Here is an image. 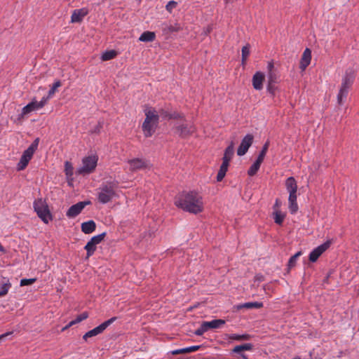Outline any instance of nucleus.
I'll return each mask as SVG.
<instances>
[{
  "label": "nucleus",
  "instance_id": "423d86ee",
  "mask_svg": "<svg viewBox=\"0 0 359 359\" xmlns=\"http://www.w3.org/2000/svg\"><path fill=\"white\" fill-rule=\"evenodd\" d=\"M97 160V157L93 155L85 157L82 161L83 166L78 169L77 173L81 175L92 173L96 168Z\"/></svg>",
  "mask_w": 359,
  "mask_h": 359
},
{
  "label": "nucleus",
  "instance_id": "09e8293b",
  "mask_svg": "<svg viewBox=\"0 0 359 359\" xmlns=\"http://www.w3.org/2000/svg\"><path fill=\"white\" fill-rule=\"evenodd\" d=\"M48 95L47 97H43L40 102H38L39 107L41 109L44 107V105L47 103L48 99Z\"/></svg>",
  "mask_w": 359,
  "mask_h": 359
},
{
  "label": "nucleus",
  "instance_id": "f03ea898",
  "mask_svg": "<svg viewBox=\"0 0 359 359\" xmlns=\"http://www.w3.org/2000/svg\"><path fill=\"white\" fill-rule=\"evenodd\" d=\"M145 119L142 123V131L145 137H151L156 131L158 125L159 116L157 111L150 107H147L144 110Z\"/></svg>",
  "mask_w": 359,
  "mask_h": 359
},
{
  "label": "nucleus",
  "instance_id": "1a4fd4ad",
  "mask_svg": "<svg viewBox=\"0 0 359 359\" xmlns=\"http://www.w3.org/2000/svg\"><path fill=\"white\" fill-rule=\"evenodd\" d=\"M195 130V127L192 124L182 123L175 127V133L181 137L185 138L192 135Z\"/></svg>",
  "mask_w": 359,
  "mask_h": 359
},
{
  "label": "nucleus",
  "instance_id": "a19ab883",
  "mask_svg": "<svg viewBox=\"0 0 359 359\" xmlns=\"http://www.w3.org/2000/svg\"><path fill=\"white\" fill-rule=\"evenodd\" d=\"M285 215L281 214L280 212H276L274 213V220L278 224H282L284 220Z\"/></svg>",
  "mask_w": 359,
  "mask_h": 359
},
{
  "label": "nucleus",
  "instance_id": "cd10ccee",
  "mask_svg": "<svg viewBox=\"0 0 359 359\" xmlns=\"http://www.w3.org/2000/svg\"><path fill=\"white\" fill-rule=\"evenodd\" d=\"M251 336L248 334H227V339L230 340L235 341H247L250 339Z\"/></svg>",
  "mask_w": 359,
  "mask_h": 359
},
{
  "label": "nucleus",
  "instance_id": "6ab92c4d",
  "mask_svg": "<svg viewBox=\"0 0 359 359\" xmlns=\"http://www.w3.org/2000/svg\"><path fill=\"white\" fill-rule=\"evenodd\" d=\"M285 187L289 194H297V184L293 177H290L286 180Z\"/></svg>",
  "mask_w": 359,
  "mask_h": 359
},
{
  "label": "nucleus",
  "instance_id": "37998d69",
  "mask_svg": "<svg viewBox=\"0 0 359 359\" xmlns=\"http://www.w3.org/2000/svg\"><path fill=\"white\" fill-rule=\"evenodd\" d=\"M177 6V3L175 1H170L165 6V9L170 13H171L174 8H175Z\"/></svg>",
  "mask_w": 359,
  "mask_h": 359
},
{
  "label": "nucleus",
  "instance_id": "f8f14e48",
  "mask_svg": "<svg viewBox=\"0 0 359 359\" xmlns=\"http://www.w3.org/2000/svg\"><path fill=\"white\" fill-rule=\"evenodd\" d=\"M89 203V201H81L72 205L66 213L67 217L69 218H74L76 217L80 214L86 205Z\"/></svg>",
  "mask_w": 359,
  "mask_h": 359
},
{
  "label": "nucleus",
  "instance_id": "7ed1b4c3",
  "mask_svg": "<svg viewBox=\"0 0 359 359\" xmlns=\"http://www.w3.org/2000/svg\"><path fill=\"white\" fill-rule=\"evenodd\" d=\"M355 72L352 69H348L346 70L337 95V103L339 105L343 104L344 100L346 99L349 89L352 86L355 80Z\"/></svg>",
  "mask_w": 359,
  "mask_h": 359
},
{
  "label": "nucleus",
  "instance_id": "603ef678",
  "mask_svg": "<svg viewBox=\"0 0 359 359\" xmlns=\"http://www.w3.org/2000/svg\"><path fill=\"white\" fill-rule=\"evenodd\" d=\"M12 332H6V333H4L3 334H1L0 335V341H2L3 339H4L7 336L11 334Z\"/></svg>",
  "mask_w": 359,
  "mask_h": 359
},
{
  "label": "nucleus",
  "instance_id": "4be33fe9",
  "mask_svg": "<svg viewBox=\"0 0 359 359\" xmlns=\"http://www.w3.org/2000/svg\"><path fill=\"white\" fill-rule=\"evenodd\" d=\"M289 209L292 214H294L298 210V205L297 203V194H289L288 198Z\"/></svg>",
  "mask_w": 359,
  "mask_h": 359
},
{
  "label": "nucleus",
  "instance_id": "412c9836",
  "mask_svg": "<svg viewBox=\"0 0 359 359\" xmlns=\"http://www.w3.org/2000/svg\"><path fill=\"white\" fill-rule=\"evenodd\" d=\"M95 228L96 224L93 220H89L81 224V231L86 234L93 233L95 230Z\"/></svg>",
  "mask_w": 359,
  "mask_h": 359
},
{
  "label": "nucleus",
  "instance_id": "8fccbe9b",
  "mask_svg": "<svg viewBox=\"0 0 359 359\" xmlns=\"http://www.w3.org/2000/svg\"><path fill=\"white\" fill-rule=\"evenodd\" d=\"M276 71L274 67L273 62L272 61L269 62L267 65V72H271Z\"/></svg>",
  "mask_w": 359,
  "mask_h": 359
},
{
  "label": "nucleus",
  "instance_id": "c85d7f7f",
  "mask_svg": "<svg viewBox=\"0 0 359 359\" xmlns=\"http://www.w3.org/2000/svg\"><path fill=\"white\" fill-rule=\"evenodd\" d=\"M253 348V345L250 343L248 344H243L241 345L236 346L232 351L235 353H240L241 351H252Z\"/></svg>",
  "mask_w": 359,
  "mask_h": 359
},
{
  "label": "nucleus",
  "instance_id": "2eb2a0df",
  "mask_svg": "<svg viewBox=\"0 0 359 359\" xmlns=\"http://www.w3.org/2000/svg\"><path fill=\"white\" fill-rule=\"evenodd\" d=\"M265 80V75L261 72H257L252 76V86L255 90H260L263 88V83Z\"/></svg>",
  "mask_w": 359,
  "mask_h": 359
},
{
  "label": "nucleus",
  "instance_id": "393cba45",
  "mask_svg": "<svg viewBox=\"0 0 359 359\" xmlns=\"http://www.w3.org/2000/svg\"><path fill=\"white\" fill-rule=\"evenodd\" d=\"M163 29L166 33H172L180 31L182 27L178 23L164 24Z\"/></svg>",
  "mask_w": 359,
  "mask_h": 359
},
{
  "label": "nucleus",
  "instance_id": "0eeeda50",
  "mask_svg": "<svg viewBox=\"0 0 359 359\" xmlns=\"http://www.w3.org/2000/svg\"><path fill=\"white\" fill-rule=\"evenodd\" d=\"M116 320V317H113V318L104 321V323L100 324L99 326L87 332L83 336V339L84 340H87L88 338L93 337L97 336V335L102 333L107 329V327H109L111 324H112Z\"/></svg>",
  "mask_w": 359,
  "mask_h": 359
},
{
  "label": "nucleus",
  "instance_id": "72a5a7b5",
  "mask_svg": "<svg viewBox=\"0 0 359 359\" xmlns=\"http://www.w3.org/2000/svg\"><path fill=\"white\" fill-rule=\"evenodd\" d=\"M269 141L267 140L264 144L263 145L262 147V149L257 157L258 159H259L260 161H263L264 158H265V156L267 153V151L269 149Z\"/></svg>",
  "mask_w": 359,
  "mask_h": 359
},
{
  "label": "nucleus",
  "instance_id": "b1692460",
  "mask_svg": "<svg viewBox=\"0 0 359 359\" xmlns=\"http://www.w3.org/2000/svg\"><path fill=\"white\" fill-rule=\"evenodd\" d=\"M208 330L210 329H217L221 327L225 324V320L222 319H215L211 321H204Z\"/></svg>",
  "mask_w": 359,
  "mask_h": 359
},
{
  "label": "nucleus",
  "instance_id": "f257e3e1",
  "mask_svg": "<svg viewBox=\"0 0 359 359\" xmlns=\"http://www.w3.org/2000/svg\"><path fill=\"white\" fill-rule=\"evenodd\" d=\"M175 205L184 211L198 214L203 210V197L196 191L182 192L175 198Z\"/></svg>",
  "mask_w": 359,
  "mask_h": 359
},
{
  "label": "nucleus",
  "instance_id": "2f4dec72",
  "mask_svg": "<svg viewBox=\"0 0 359 359\" xmlns=\"http://www.w3.org/2000/svg\"><path fill=\"white\" fill-rule=\"evenodd\" d=\"M11 287V283L8 280L3 282L0 287V297L6 296Z\"/></svg>",
  "mask_w": 359,
  "mask_h": 359
},
{
  "label": "nucleus",
  "instance_id": "4d7b16f0",
  "mask_svg": "<svg viewBox=\"0 0 359 359\" xmlns=\"http://www.w3.org/2000/svg\"><path fill=\"white\" fill-rule=\"evenodd\" d=\"M257 279H258L259 280H262V279L260 278V277H258V278H257Z\"/></svg>",
  "mask_w": 359,
  "mask_h": 359
},
{
  "label": "nucleus",
  "instance_id": "c756f323",
  "mask_svg": "<svg viewBox=\"0 0 359 359\" xmlns=\"http://www.w3.org/2000/svg\"><path fill=\"white\" fill-rule=\"evenodd\" d=\"M263 161H260L259 159L257 158L255 162L250 166L248 171V174L250 176H254L257 172L259 170L260 165Z\"/></svg>",
  "mask_w": 359,
  "mask_h": 359
},
{
  "label": "nucleus",
  "instance_id": "39448f33",
  "mask_svg": "<svg viewBox=\"0 0 359 359\" xmlns=\"http://www.w3.org/2000/svg\"><path fill=\"white\" fill-rule=\"evenodd\" d=\"M34 211L36 212L38 217L46 224L52 220V215L50 212L48 207L45 201L42 198H38L34 201Z\"/></svg>",
  "mask_w": 359,
  "mask_h": 359
},
{
  "label": "nucleus",
  "instance_id": "7c9ffc66",
  "mask_svg": "<svg viewBox=\"0 0 359 359\" xmlns=\"http://www.w3.org/2000/svg\"><path fill=\"white\" fill-rule=\"evenodd\" d=\"M228 167H229V165L226 164V163H222L220 168L219 170V172L217 173V182H221L224 179V177H225L226 173L228 170Z\"/></svg>",
  "mask_w": 359,
  "mask_h": 359
},
{
  "label": "nucleus",
  "instance_id": "e433bc0d",
  "mask_svg": "<svg viewBox=\"0 0 359 359\" xmlns=\"http://www.w3.org/2000/svg\"><path fill=\"white\" fill-rule=\"evenodd\" d=\"M267 77L268 83H276L278 79L277 71L267 72Z\"/></svg>",
  "mask_w": 359,
  "mask_h": 359
},
{
  "label": "nucleus",
  "instance_id": "aec40b11",
  "mask_svg": "<svg viewBox=\"0 0 359 359\" xmlns=\"http://www.w3.org/2000/svg\"><path fill=\"white\" fill-rule=\"evenodd\" d=\"M263 307L262 302H246L244 304H238L236 306L237 310H241L242 309H260Z\"/></svg>",
  "mask_w": 359,
  "mask_h": 359
},
{
  "label": "nucleus",
  "instance_id": "6e6d98bb",
  "mask_svg": "<svg viewBox=\"0 0 359 359\" xmlns=\"http://www.w3.org/2000/svg\"><path fill=\"white\" fill-rule=\"evenodd\" d=\"M241 357H242L243 359H248V357H247V355H245V354H241Z\"/></svg>",
  "mask_w": 359,
  "mask_h": 359
},
{
  "label": "nucleus",
  "instance_id": "79ce46f5",
  "mask_svg": "<svg viewBox=\"0 0 359 359\" xmlns=\"http://www.w3.org/2000/svg\"><path fill=\"white\" fill-rule=\"evenodd\" d=\"M208 331V328H207V326L205 323V322L203 321L202 323V324L201 325L200 327L198 328L196 331H195V334L198 336H201L202 334H203L205 332Z\"/></svg>",
  "mask_w": 359,
  "mask_h": 359
},
{
  "label": "nucleus",
  "instance_id": "4c0bfd02",
  "mask_svg": "<svg viewBox=\"0 0 359 359\" xmlns=\"http://www.w3.org/2000/svg\"><path fill=\"white\" fill-rule=\"evenodd\" d=\"M62 86L60 81H56L48 91V97H52L55 93L57 89Z\"/></svg>",
  "mask_w": 359,
  "mask_h": 359
},
{
  "label": "nucleus",
  "instance_id": "a211bd4d",
  "mask_svg": "<svg viewBox=\"0 0 359 359\" xmlns=\"http://www.w3.org/2000/svg\"><path fill=\"white\" fill-rule=\"evenodd\" d=\"M234 154V143L231 142L230 144L226 148L222 158V163L229 165L233 156Z\"/></svg>",
  "mask_w": 359,
  "mask_h": 359
},
{
  "label": "nucleus",
  "instance_id": "6e6552de",
  "mask_svg": "<svg viewBox=\"0 0 359 359\" xmlns=\"http://www.w3.org/2000/svg\"><path fill=\"white\" fill-rule=\"evenodd\" d=\"M106 233H102L99 235L95 236L90 238L87 243L84 249L87 251V257H89L93 255L96 250V245L100 243L104 238Z\"/></svg>",
  "mask_w": 359,
  "mask_h": 359
},
{
  "label": "nucleus",
  "instance_id": "9b49d317",
  "mask_svg": "<svg viewBox=\"0 0 359 359\" xmlns=\"http://www.w3.org/2000/svg\"><path fill=\"white\" fill-rule=\"evenodd\" d=\"M253 142V136L250 134H248L242 140L240 146L237 150V154L240 156H243L246 154L250 147Z\"/></svg>",
  "mask_w": 359,
  "mask_h": 359
},
{
  "label": "nucleus",
  "instance_id": "473e14b6",
  "mask_svg": "<svg viewBox=\"0 0 359 359\" xmlns=\"http://www.w3.org/2000/svg\"><path fill=\"white\" fill-rule=\"evenodd\" d=\"M117 55V52L114 50H111L104 52L102 56L101 59L102 61H107L114 59Z\"/></svg>",
  "mask_w": 359,
  "mask_h": 359
},
{
  "label": "nucleus",
  "instance_id": "20e7f679",
  "mask_svg": "<svg viewBox=\"0 0 359 359\" xmlns=\"http://www.w3.org/2000/svg\"><path fill=\"white\" fill-rule=\"evenodd\" d=\"M117 182H108L102 184L98 189L97 199L99 202L105 204L111 201L116 195Z\"/></svg>",
  "mask_w": 359,
  "mask_h": 359
},
{
  "label": "nucleus",
  "instance_id": "de8ad7c7",
  "mask_svg": "<svg viewBox=\"0 0 359 359\" xmlns=\"http://www.w3.org/2000/svg\"><path fill=\"white\" fill-rule=\"evenodd\" d=\"M274 84L275 83H268V85H267V91L273 95H274L275 90H276V87H275Z\"/></svg>",
  "mask_w": 359,
  "mask_h": 359
},
{
  "label": "nucleus",
  "instance_id": "f704fd0d",
  "mask_svg": "<svg viewBox=\"0 0 359 359\" xmlns=\"http://www.w3.org/2000/svg\"><path fill=\"white\" fill-rule=\"evenodd\" d=\"M65 172L68 178L72 177L74 174V168L69 161H66L65 163Z\"/></svg>",
  "mask_w": 359,
  "mask_h": 359
},
{
  "label": "nucleus",
  "instance_id": "ea45409f",
  "mask_svg": "<svg viewBox=\"0 0 359 359\" xmlns=\"http://www.w3.org/2000/svg\"><path fill=\"white\" fill-rule=\"evenodd\" d=\"M302 255V252H297L296 254H294L293 256H292L290 259H289V262H288V266L289 267H293L295 264H296V262L298 259V257Z\"/></svg>",
  "mask_w": 359,
  "mask_h": 359
},
{
  "label": "nucleus",
  "instance_id": "a878e982",
  "mask_svg": "<svg viewBox=\"0 0 359 359\" xmlns=\"http://www.w3.org/2000/svg\"><path fill=\"white\" fill-rule=\"evenodd\" d=\"M156 38V34L153 32H144L139 38V41L143 42H151L153 41Z\"/></svg>",
  "mask_w": 359,
  "mask_h": 359
},
{
  "label": "nucleus",
  "instance_id": "13d9d810",
  "mask_svg": "<svg viewBox=\"0 0 359 359\" xmlns=\"http://www.w3.org/2000/svg\"><path fill=\"white\" fill-rule=\"evenodd\" d=\"M293 359H300V358H293Z\"/></svg>",
  "mask_w": 359,
  "mask_h": 359
},
{
  "label": "nucleus",
  "instance_id": "4468645a",
  "mask_svg": "<svg viewBox=\"0 0 359 359\" xmlns=\"http://www.w3.org/2000/svg\"><path fill=\"white\" fill-rule=\"evenodd\" d=\"M34 155V153L30 151L29 150L26 149L20 159L19 163H18L17 168L18 170H23L25 169V168L27 166L29 161L32 159V156Z\"/></svg>",
  "mask_w": 359,
  "mask_h": 359
},
{
  "label": "nucleus",
  "instance_id": "864d4df0",
  "mask_svg": "<svg viewBox=\"0 0 359 359\" xmlns=\"http://www.w3.org/2000/svg\"><path fill=\"white\" fill-rule=\"evenodd\" d=\"M72 325H69V323L65 327L62 328V331L68 329L69 327H72Z\"/></svg>",
  "mask_w": 359,
  "mask_h": 359
},
{
  "label": "nucleus",
  "instance_id": "3c124183",
  "mask_svg": "<svg viewBox=\"0 0 359 359\" xmlns=\"http://www.w3.org/2000/svg\"><path fill=\"white\" fill-rule=\"evenodd\" d=\"M184 353V349L183 348H180V349H177V350H175L172 351V354L173 355H178V354H182Z\"/></svg>",
  "mask_w": 359,
  "mask_h": 359
},
{
  "label": "nucleus",
  "instance_id": "58836bf2",
  "mask_svg": "<svg viewBox=\"0 0 359 359\" xmlns=\"http://www.w3.org/2000/svg\"><path fill=\"white\" fill-rule=\"evenodd\" d=\"M250 55V48L248 46H245L242 48V64L244 65L246 62L247 58Z\"/></svg>",
  "mask_w": 359,
  "mask_h": 359
},
{
  "label": "nucleus",
  "instance_id": "5fc2aeb1",
  "mask_svg": "<svg viewBox=\"0 0 359 359\" xmlns=\"http://www.w3.org/2000/svg\"><path fill=\"white\" fill-rule=\"evenodd\" d=\"M0 252H5V249L1 245V244L0 243Z\"/></svg>",
  "mask_w": 359,
  "mask_h": 359
},
{
  "label": "nucleus",
  "instance_id": "9d476101",
  "mask_svg": "<svg viewBox=\"0 0 359 359\" xmlns=\"http://www.w3.org/2000/svg\"><path fill=\"white\" fill-rule=\"evenodd\" d=\"M331 243L330 241H327L314 248L309 254V261L311 262H316L320 255L330 247Z\"/></svg>",
  "mask_w": 359,
  "mask_h": 359
},
{
  "label": "nucleus",
  "instance_id": "bb28decb",
  "mask_svg": "<svg viewBox=\"0 0 359 359\" xmlns=\"http://www.w3.org/2000/svg\"><path fill=\"white\" fill-rule=\"evenodd\" d=\"M157 112L158 114L159 117L161 116L163 118L171 119V118H178L181 117L180 115H179L177 113L171 114V113H169L167 110L163 109H159L158 111H157Z\"/></svg>",
  "mask_w": 359,
  "mask_h": 359
},
{
  "label": "nucleus",
  "instance_id": "c03bdc74",
  "mask_svg": "<svg viewBox=\"0 0 359 359\" xmlns=\"http://www.w3.org/2000/svg\"><path fill=\"white\" fill-rule=\"evenodd\" d=\"M36 280V278H29V279L24 278L20 280V286L29 285H32L34 283H35Z\"/></svg>",
  "mask_w": 359,
  "mask_h": 359
},
{
  "label": "nucleus",
  "instance_id": "ddd939ff",
  "mask_svg": "<svg viewBox=\"0 0 359 359\" xmlns=\"http://www.w3.org/2000/svg\"><path fill=\"white\" fill-rule=\"evenodd\" d=\"M130 165L129 170L132 172H135L142 170L148 166V162L144 158H133L128 161Z\"/></svg>",
  "mask_w": 359,
  "mask_h": 359
},
{
  "label": "nucleus",
  "instance_id": "5701e85b",
  "mask_svg": "<svg viewBox=\"0 0 359 359\" xmlns=\"http://www.w3.org/2000/svg\"><path fill=\"white\" fill-rule=\"evenodd\" d=\"M40 109L38 102L34 100L22 108V114L25 115Z\"/></svg>",
  "mask_w": 359,
  "mask_h": 359
},
{
  "label": "nucleus",
  "instance_id": "f3484780",
  "mask_svg": "<svg viewBox=\"0 0 359 359\" xmlns=\"http://www.w3.org/2000/svg\"><path fill=\"white\" fill-rule=\"evenodd\" d=\"M88 13V11L86 8H82L80 9H76L73 11L71 16V22L73 23L75 22H81L83 18L86 16Z\"/></svg>",
  "mask_w": 359,
  "mask_h": 359
},
{
  "label": "nucleus",
  "instance_id": "49530a36",
  "mask_svg": "<svg viewBox=\"0 0 359 359\" xmlns=\"http://www.w3.org/2000/svg\"><path fill=\"white\" fill-rule=\"evenodd\" d=\"M200 348L199 346H192L184 348V353H191L198 351Z\"/></svg>",
  "mask_w": 359,
  "mask_h": 359
},
{
  "label": "nucleus",
  "instance_id": "c9c22d12",
  "mask_svg": "<svg viewBox=\"0 0 359 359\" xmlns=\"http://www.w3.org/2000/svg\"><path fill=\"white\" fill-rule=\"evenodd\" d=\"M88 317V313L83 312L81 314L77 316V317L74 320L69 322V325H74L76 323H79L83 321V320H86Z\"/></svg>",
  "mask_w": 359,
  "mask_h": 359
},
{
  "label": "nucleus",
  "instance_id": "dca6fc26",
  "mask_svg": "<svg viewBox=\"0 0 359 359\" xmlns=\"http://www.w3.org/2000/svg\"><path fill=\"white\" fill-rule=\"evenodd\" d=\"M311 60V51L309 48H306L302 55L299 68L304 72L306 67L310 65Z\"/></svg>",
  "mask_w": 359,
  "mask_h": 359
},
{
  "label": "nucleus",
  "instance_id": "a18cd8bd",
  "mask_svg": "<svg viewBox=\"0 0 359 359\" xmlns=\"http://www.w3.org/2000/svg\"><path fill=\"white\" fill-rule=\"evenodd\" d=\"M39 142V138H36L27 149L34 154L38 147Z\"/></svg>",
  "mask_w": 359,
  "mask_h": 359
}]
</instances>
